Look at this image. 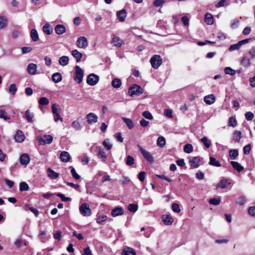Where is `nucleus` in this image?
Listing matches in <instances>:
<instances>
[{
  "instance_id": "nucleus-52",
  "label": "nucleus",
  "mask_w": 255,
  "mask_h": 255,
  "mask_svg": "<svg viewBox=\"0 0 255 255\" xmlns=\"http://www.w3.org/2000/svg\"><path fill=\"white\" fill-rule=\"evenodd\" d=\"M237 124V122L236 119L235 118L231 117L229 118V123H228V125L229 126L234 128V127H236Z\"/></svg>"
},
{
  "instance_id": "nucleus-11",
  "label": "nucleus",
  "mask_w": 255,
  "mask_h": 255,
  "mask_svg": "<svg viewBox=\"0 0 255 255\" xmlns=\"http://www.w3.org/2000/svg\"><path fill=\"white\" fill-rule=\"evenodd\" d=\"M30 158L27 153L21 154L19 158L20 163L22 165H27L30 162Z\"/></svg>"
},
{
  "instance_id": "nucleus-59",
  "label": "nucleus",
  "mask_w": 255,
  "mask_h": 255,
  "mask_svg": "<svg viewBox=\"0 0 255 255\" xmlns=\"http://www.w3.org/2000/svg\"><path fill=\"white\" fill-rule=\"evenodd\" d=\"M221 202V199L218 198H212L209 200V203L213 205H218Z\"/></svg>"
},
{
  "instance_id": "nucleus-3",
  "label": "nucleus",
  "mask_w": 255,
  "mask_h": 255,
  "mask_svg": "<svg viewBox=\"0 0 255 255\" xmlns=\"http://www.w3.org/2000/svg\"><path fill=\"white\" fill-rule=\"evenodd\" d=\"M139 150L140 151L141 154L144 158L150 163H152L154 161V157L150 154V153L142 148L140 145H137Z\"/></svg>"
},
{
  "instance_id": "nucleus-2",
  "label": "nucleus",
  "mask_w": 255,
  "mask_h": 255,
  "mask_svg": "<svg viewBox=\"0 0 255 255\" xmlns=\"http://www.w3.org/2000/svg\"><path fill=\"white\" fill-rule=\"evenodd\" d=\"M150 62L153 68L157 69L161 65L162 59L160 55H154L150 58Z\"/></svg>"
},
{
  "instance_id": "nucleus-16",
  "label": "nucleus",
  "mask_w": 255,
  "mask_h": 255,
  "mask_svg": "<svg viewBox=\"0 0 255 255\" xmlns=\"http://www.w3.org/2000/svg\"><path fill=\"white\" fill-rule=\"evenodd\" d=\"M55 33L58 35H61L64 33L66 31V27L63 24H57L54 28Z\"/></svg>"
},
{
  "instance_id": "nucleus-55",
  "label": "nucleus",
  "mask_w": 255,
  "mask_h": 255,
  "mask_svg": "<svg viewBox=\"0 0 255 255\" xmlns=\"http://www.w3.org/2000/svg\"><path fill=\"white\" fill-rule=\"evenodd\" d=\"M245 202H246L245 198L243 196H241L237 199L236 203V204L242 206V205H243L245 203Z\"/></svg>"
},
{
  "instance_id": "nucleus-63",
  "label": "nucleus",
  "mask_w": 255,
  "mask_h": 255,
  "mask_svg": "<svg viewBox=\"0 0 255 255\" xmlns=\"http://www.w3.org/2000/svg\"><path fill=\"white\" fill-rule=\"evenodd\" d=\"M249 214L253 217H255V207H250L248 209Z\"/></svg>"
},
{
  "instance_id": "nucleus-37",
  "label": "nucleus",
  "mask_w": 255,
  "mask_h": 255,
  "mask_svg": "<svg viewBox=\"0 0 255 255\" xmlns=\"http://www.w3.org/2000/svg\"><path fill=\"white\" fill-rule=\"evenodd\" d=\"M209 164L216 166V167H220L221 166V164L219 160H216V158L210 157V161L209 162Z\"/></svg>"
},
{
  "instance_id": "nucleus-14",
  "label": "nucleus",
  "mask_w": 255,
  "mask_h": 255,
  "mask_svg": "<svg viewBox=\"0 0 255 255\" xmlns=\"http://www.w3.org/2000/svg\"><path fill=\"white\" fill-rule=\"evenodd\" d=\"M124 209L122 207H117L111 211V215L113 217H117L124 214Z\"/></svg>"
},
{
  "instance_id": "nucleus-4",
  "label": "nucleus",
  "mask_w": 255,
  "mask_h": 255,
  "mask_svg": "<svg viewBox=\"0 0 255 255\" xmlns=\"http://www.w3.org/2000/svg\"><path fill=\"white\" fill-rule=\"evenodd\" d=\"M53 140V137L49 134L37 137V140L40 145L49 144L52 143Z\"/></svg>"
},
{
  "instance_id": "nucleus-62",
  "label": "nucleus",
  "mask_w": 255,
  "mask_h": 255,
  "mask_svg": "<svg viewBox=\"0 0 255 255\" xmlns=\"http://www.w3.org/2000/svg\"><path fill=\"white\" fill-rule=\"evenodd\" d=\"M239 24V21L237 19H233L231 22V27L234 29L236 28Z\"/></svg>"
},
{
  "instance_id": "nucleus-43",
  "label": "nucleus",
  "mask_w": 255,
  "mask_h": 255,
  "mask_svg": "<svg viewBox=\"0 0 255 255\" xmlns=\"http://www.w3.org/2000/svg\"><path fill=\"white\" fill-rule=\"evenodd\" d=\"M72 127L74 128L76 130H80L82 128V126L81 123L78 120L74 121L72 123Z\"/></svg>"
},
{
  "instance_id": "nucleus-42",
  "label": "nucleus",
  "mask_w": 255,
  "mask_h": 255,
  "mask_svg": "<svg viewBox=\"0 0 255 255\" xmlns=\"http://www.w3.org/2000/svg\"><path fill=\"white\" fill-rule=\"evenodd\" d=\"M0 118L3 119L4 121L10 119V116L3 109L0 110Z\"/></svg>"
},
{
  "instance_id": "nucleus-39",
  "label": "nucleus",
  "mask_w": 255,
  "mask_h": 255,
  "mask_svg": "<svg viewBox=\"0 0 255 255\" xmlns=\"http://www.w3.org/2000/svg\"><path fill=\"white\" fill-rule=\"evenodd\" d=\"M7 25V19L5 16H0V29L6 27Z\"/></svg>"
},
{
  "instance_id": "nucleus-56",
  "label": "nucleus",
  "mask_w": 255,
  "mask_h": 255,
  "mask_svg": "<svg viewBox=\"0 0 255 255\" xmlns=\"http://www.w3.org/2000/svg\"><path fill=\"white\" fill-rule=\"evenodd\" d=\"M142 115L145 118L148 120H152L153 117L152 116L151 114L147 111H144L142 113Z\"/></svg>"
},
{
  "instance_id": "nucleus-40",
  "label": "nucleus",
  "mask_w": 255,
  "mask_h": 255,
  "mask_svg": "<svg viewBox=\"0 0 255 255\" xmlns=\"http://www.w3.org/2000/svg\"><path fill=\"white\" fill-rule=\"evenodd\" d=\"M201 141L207 148H209L211 144V141L206 136L202 137L201 139Z\"/></svg>"
},
{
  "instance_id": "nucleus-46",
  "label": "nucleus",
  "mask_w": 255,
  "mask_h": 255,
  "mask_svg": "<svg viewBox=\"0 0 255 255\" xmlns=\"http://www.w3.org/2000/svg\"><path fill=\"white\" fill-rule=\"evenodd\" d=\"M29 186L25 182H21L19 184V190L21 191H28L29 190Z\"/></svg>"
},
{
  "instance_id": "nucleus-53",
  "label": "nucleus",
  "mask_w": 255,
  "mask_h": 255,
  "mask_svg": "<svg viewBox=\"0 0 255 255\" xmlns=\"http://www.w3.org/2000/svg\"><path fill=\"white\" fill-rule=\"evenodd\" d=\"M128 209L130 212L134 213L137 210L138 206L136 204H130L128 206Z\"/></svg>"
},
{
  "instance_id": "nucleus-51",
  "label": "nucleus",
  "mask_w": 255,
  "mask_h": 255,
  "mask_svg": "<svg viewBox=\"0 0 255 255\" xmlns=\"http://www.w3.org/2000/svg\"><path fill=\"white\" fill-rule=\"evenodd\" d=\"M49 100L44 97H41L40 98L38 101V103L40 105H47L49 104Z\"/></svg>"
},
{
  "instance_id": "nucleus-27",
  "label": "nucleus",
  "mask_w": 255,
  "mask_h": 255,
  "mask_svg": "<svg viewBox=\"0 0 255 255\" xmlns=\"http://www.w3.org/2000/svg\"><path fill=\"white\" fill-rule=\"evenodd\" d=\"M205 21L208 25H211L214 22V19L212 15L210 13H207L205 15Z\"/></svg>"
},
{
  "instance_id": "nucleus-28",
  "label": "nucleus",
  "mask_w": 255,
  "mask_h": 255,
  "mask_svg": "<svg viewBox=\"0 0 255 255\" xmlns=\"http://www.w3.org/2000/svg\"><path fill=\"white\" fill-rule=\"evenodd\" d=\"M43 30L47 35L52 34L53 32V28L51 25L49 23H46L43 26Z\"/></svg>"
},
{
  "instance_id": "nucleus-26",
  "label": "nucleus",
  "mask_w": 255,
  "mask_h": 255,
  "mask_svg": "<svg viewBox=\"0 0 255 255\" xmlns=\"http://www.w3.org/2000/svg\"><path fill=\"white\" fill-rule=\"evenodd\" d=\"M72 55L76 59L77 62H79L81 61L83 55L82 54L78 51L77 49L72 50Z\"/></svg>"
},
{
  "instance_id": "nucleus-22",
  "label": "nucleus",
  "mask_w": 255,
  "mask_h": 255,
  "mask_svg": "<svg viewBox=\"0 0 255 255\" xmlns=\"http://www.w3.org/2000/svg\"><path fill=\"white\" fill-rule=\"evenodd\" d=\"M117 15L119 20L121 22H123L125 20V18L127 16V12L125 9H122L118 11Z\"/></svg>"
},
{
  "instance_id": "nucleus-44",
  "label": "nucleus",
  "mask_w": 255,
  "mask_h": 255,
  "mask_svg": "<svg viewBox=\"0 0 255 255\" xmlns=\"http://www.w3.org/2000/svg\"><path fill=\"white\" fill-rule=\"evenodd\" d=\"M52 111L54 115L60 114V108L57 104H53L52 105Z\"/></svg>"
},
{
  "instance_id": "nucleus-25",
  "label": "nucleus",
  "mask_w": 255,
  "mask_h": 255,
  "mask_svg": "<svg viewBox=\"0 0 255 255\" xmlns=\"http://www.w3.org/2000/svg\"><path fill=\"white\" fill-rule=\"evenodd\" d=\"M52 81L56 83L61 82L62 80V76L59 72L54 73L52 76Z\"/></svg>"
},
{
  "instance_id": "nucleus-21",
  "label": "nucleus",
  "mask_w": 255,
  "mask_h": 255,
  "mask_svg": "<svg viewBox=\"0 0 255 255\" xmlns=\"http://www.w3.org/2000/svg\"><path fill=\"white\" fill-rule=\"evenodd\" d=\"M162 222L165 225H171L173 222V218L168 215H164L162 217Z\"/></svg>"
},
{
  "instance_id": "nucleus-18",
  "label": "nucleus",
  "mask_w": 255,
  "mask_h": 255,
  "mask_svg": "<svg viewBox=\"0 0 255 255\" xmlns=\"http://www.w3.org/2000/svg\"><path fill=\"white\" fill-rule=\"evenodd\" d=\"M37 65L34 63H30L28 65L27 68V72L32 75H35L36 73Z\"/></svg>"
},
{
  "instance_id": "nucleus-20",
  "label": "nucleus",
  "mask_w": 255,
  "mask_h": 255,
  "mask_svg": "<svg viewBox=\"0 0 255 255\" xmlns=\"http://www.w3.org/2000/svg\"><path fill=\"white\" fill-rule=\"evenodd\" d=\"M60 158L62 161L64 162H67L71 159V156L68 152L63 151L61 152Z\"/></svg>"
},
{
  "instance_id": "nucleus-36",
  "label": "nucleus",
  "mask_w": 255,
  "mask_h": 255,
  "mask_svg": "<svg viewBox=\"0 0 255 255\" xmlns=\"http://www.w3.org/2000/svg\"><path fill=\"white\" fill-rule=\"evenodd\" d=\"M112 43L116 46L120 47L123 43V41L119 37L115 36L113 38Z\"/></svg>"
},
{
  "instance_id": "nucleus-61",
  "label": "nucleus",
  "mask_w": 255,
  "mask_h": 255,
  "mask_svg": "<svg viewBox=\"0 0 255 255\" xmlns=\"http://www.w3.org/2000/svg\"><path fill=\"white\" fill-rule=\"evenodd\" d=\"M251 145L250 144H248L245 146L243 148L244 153L245 154L248 155L251 149Z\"/></svg>"
},
{
  "instance_id": "nucleus-54",
  "label": "nucleus",
  "mask_w": 255,
  "mask_h": 255,
  "mask_svg": "<svg viewBox=\"0 0 255 255\" xmlns=\"http://www.w3.org/2000/svg\"><path fill=\"white\" fill-rule=\"evenodd\" d=\"M227 0H220L216 4V7L219 8L224 6L228 5Z\"/></svg>"
},
{
  "instance_id": "nucleus-31",
  "label": "nucleus",
  "mask_w": 255,
  "mask_h": 255,
  "mask_svg": "<svg viewBox=\"0 0 255 255\" xmlns=\"http://www.w3.org/2000/svg\"><path fill=\"white\" fill-rule=\"evenodd\" d=\"M241 64L245 67H249L251 66L250 59L246 56L243 57L241 61Z\"/></svg>"
},
{
  "instance_id": "nucleus-1",
  "label": "nucleus",
  "mask_w": 255,
  "mask_h": 255,
  "mask_svg": "<svg viewBox=\"0 0 255 255\" xmlns=\"http://www.w3.org/2000/svg\"><path fill=\"white\" fill-rule=\"evenodd\" d=\"M143 93L142 88L137 84L131 85L128 89V94L131 97L139 96Z\"/></svg>"
},
{
  "instance_id": "nucleus-15",
  "label": "nucleus",
  "mask_w": 255,
  "mask_h": 255,
  "mask_svg": "<svg viewBox=\"0 0 255 255\" xmlns=\"http://www.w3.org/2000/svg\"><path fill=\"white\" fill-rule=\"evenodd\" d=\"M25 138V136L22 131L18 130L14 135V139L17 142H22Z\"/></svg>"
},
{
  "instance_id": "nucleus-58",
  "label": "nucleus",
  "mask_w": 255,
  "mask_h": 255,
  "mask_svg": "<svg viewBox=\"0 0 255 255\" xmlns=\"http://www.w3.org/2000/svg\"><path fill=\"white\" fill-rule=\"evenodd\" d=\"M17 91L16 85L14 84H12L9 86V92L13 95H14Z\"/></svg>"
},
{
  "instance_id": "nucleus-41",
  "label": "nucleus",
  "mask_w": 255,
  "mask_h": 255,
  "mask_svg": "<svg viewBox=\"0 0 255 255\" xmlns=\"http://www.w3.org/2000/svg\"><path fill=\"white\" fill-rule=\"evenodd\" d=\"M238 155L239 152L237 149H231L229 151V156L232 160L235 159Z\"/></svg>"
},
{
  "instance_id": "nucleus-5",
  "label": "nucleus",
  "mask_w": 255,
  "mask_h": 255,
  "mask_svg": "<svg viewBox=\"0 0 255 255\" xmlns=\"http://www.w3.org/2000/svg\"><path fill=\"white\" fill-rule=\"evenodd\" d=\"M84 76L83 70L79 66H75V75L74 79L78 83L82 82Z\"/></svg>"
},
{
  "instance_id": "nucleus-23",
  "label": "nucleus",
  "mask_w": 255,
  "mask_h": 255,
  "mask_svg": "<svg viewBox=\"0 0 255 255\" xmlns=\"http://www.w3.org/2000/svg\"><path fill=\"white\" fill-rule=\"evenodd\" d=\"M47 173L48 176L52 179H56L59 177V173L55 172L50 168L47 169Z\"/></svg>"
},
{
  "instance_id": "nucleus-24",
  "label": "nucleus",
  "mask_w": 255,
  "mask_h": 255,
  "mask_svg": "<svg viewBox=\"0 0 255 255\" xmlns=\"http://www.w3.org/2000/svg\"><path fill=\"white\" fill-rule=\"evenodd\" d=\"M122 255H136L135 251L129 247H126L123 252Z\"/></svg>"
},
{
  "instance_id": "nucleus-30",
  "label": "nucleus",
  "mask_w": 255,
  "mask_h": 255,
  "mask_svg": "<svg viewBox=\"0 0 255 255\" xmlns=\"http://www.w3.org/2000/svg\"><path fill=\"white\" fill-rule=\"evenodd\" d=\"M69 57L67 56H63L59 58V63L62 66L67 65L69 63Z\"/></svg>"
},
{
  "instance_id": "nucleus-13",
  "label": "nucleus",
  "mask_w": 255,
  "mask_h": 255,
  "mask_svg": "<svg viewBox=\"0 0 255 255\" xmlns=\"http://www.w3.org/2000/svg\"><path fill=\"white\" fill-rule=\"evenodd\" d=\"M242 138V132L239 130H235L232 134V139L235 142L239 143Z\"/></svg>"
},
{
  "instance_id": "nucleus-8",
  "label": "nucleus",
  "mask_w": 255,
  "mask_h": 255,
  "mask_svg": "<svg viewBox=\"0 0 255 255\" xmlns=\"http://www.w3.org/2000/svg\"><path fill=\"white\" fill-rule=\"evenodd\" d=\"M99 80V77L95 74H89L87 78V83L91 85H95Z\"/></svg>"
},
{
  "instance_id": "nucleus-34",
  "label": "nucleus",
  "mask_w": 255,
  "mask_h": 255,
  "mask_svg": "<svg viewBox=\"0 0 255 255\" xmlns=\"http://www.w3.org/2000/svg\"><path fill=\"white\" fill-rule=\"evenodd\" d=\"M112 85L115 88H119L122 85V81L119 78H114L112 81Z\"/></svg>"
},
{
  "instance_id": "nucleus-6",
  "label": "nucleus",
  "mask_w": 255,
  "mask_h": 255,
  "mask_svg": "<svg viewBox=\"0 0 255 255\" xmlns=\"http://www.w3.org/2000/svg\"><path fill=\"white\" fill-rule=\"evenodd\" d=\"M79 211L83 216H90L92 214V211L89 207V205L86 203L81 205L79 208Z\"/></svg>"
},
{
  "instance_id": "nucleus-7",
  "label": "nucleus",
  "mask_w": 255,
  "mask_h": 255,
  "mask_svg": "<svg viewBox=\"0 0 255 255\" xmlns=\"http://www.w3.org/2000/svg\"><path fill=\"white\" fill-rule=\"evenodd\" d=\"M76 45L79 48H86L88 45L87 39L84 36L79 37L77 39Z\"/></svg>"
},
{
  "instance_id": "nucleus-60",
  "label": "nucleus",
  "mask_w": 255,
  "mask_h": 255,
  "mask_svg": "<svg viewBox=\"0 0 255 255\" xmlns=\"http://www.w3.org/2000/svg\"><path fill=\"white\" fill-rule=\"evenodd\" d=\"M172 209L176 213H179L181 211L180 206L177 203H173L172 206Z\"/></svg>"
},
{
  "instance_id": "nucleus-33",
  "label": "nucleus",
  "mask_w": 255,
  "mask_h": 255,
  "mask_svg": "<svg viewBox=\"0 0 255 255\" xmlns=\"http://www.w3.org/2000/svg\"><path fill=\"white\" fill-rule=\"evenodd\" d=\"M25 117L28 122L32 123L34 114L31 113L29 110H27L25 113Z\"/></svg>"
},
{
  "instance_id": "nucleus-47",
  "label": "nucleus",
  "mask_w": 255,
  "mask_h": 255,
  "mask_svg": "<svg viewBox=\"0 0 255 255\" xmlns=\"http://www.w3.org/2000/svg\"><path fill=\"white\" fill-rule=\"evenodd\" d=\"M224 72L227 75L233 76L236 73V71L230 67H227L224 69Z\"/></svg>"
},
{
  "instance_id": "nucleus-29",
  "label": "nucleus",
  "mask_w": 255,
  "mask_h": 255,
  "mask_svg": "<svg viewBox=\"0 0 255 255\" xmlns=\"http://www.w3.org/2000/svg\"><path fill=\"white\" fill-rule=\"evenodd\" d=\"M231 164L232 165L233 168L238 172H241L244 169V167L237 161H232Z\"/></svg>"
},
{
  "instance_id": "nucleus-19",
  "label": "nucleus",
  "mask_w": 255,
  "mask_h": 255,
  "mask_svg": "<svg viewBox=\"0 0 255 255\" xmlns=\"http://www.w3.org/2000/svg\"><path fill=\"white\" fill-rule=\"evenodd\" d=\"M216 100L215 96L213 94L206 96L204 98L205 103L207 105H211L213 104Z\"/></svg>"
},
{
  "instance_id": "nucleus-35",
  "label": "nucleus",
  "mask_w": 255,
  "mask_h": 255,
  "mask_svg": "<svg viewBox=\"0 0 255 255\" xmlns=\"http://www.w3.org/2000/svg\"><path fill=\"white\" fill-rule=\"evenodd\" d=\"M30 37L32 40L36 42L38 40L39 37L37 30L35 29H32L30 32Z\"/></svg>"
},
{
  "instance_id": "nucleus-17",
  "label": "nucleus",
  "mask_w": 255,
  "mask_h": 255,
  "mask_svg": "<svg viewBox=\"0 0 255 255\" xmlns=\"http://www.w3.org/2000/svg\"><path fill=\"white\" fill-rule=\"evenodd\" d=\"M200 159L199 157H194L189 161V163L193 168H198L200 166Z\"/></svg>"
},
{
  "instance_id": "nucleus-32",
  "label": "nucleus",
  "mask_w": 255,
  "mask_h": 255,
  "mask_svg": "<svg viewBox=\"0 0 255 255\" xmlns=\"http://www.w3.org/2000/svg\"><path fill=\"white\" fill-rule=\"evenodd\" d=\"M122 119L129 129L133 128L134 125L131 120L125 117H123Z\"/></svg>"
},
{
  "instance_id": "nucleus-48",
  "label": "nucleus",
  "mask_w": 255,
  "mask_h": 255,
  "mask_svg": "<svg viewBox=\"0 0 255 255\" xmlns=\"http://www.w3.org/2000/svg\"><path fill=\"white\" fill-rule=\"evenodd\" d=\"M134 159L133 157L132 156L128 155L127 157L126 160V165L128 166H131L134 164Z\"/></svg>"
},
{
  "instance_id": "nucleus-57",
  "label": "nucleus",
  "mask_w": 255,
  "mask_h": 255,
  "mask_svg": "<svg viewBox=\"0 0 255 255\" xmlns=\"http://www.w3.org/2000/svg\"><path fill=\"white\" fill-rule=\"evenodd\" d=\"M165 2V0H155L153 1V5L155 7L161 6Z\"/></svg>"
},
{
  "instance_id": "nucleus-45",
  "label": "nucleus",
  "mask_w": 255,
  "mask_h": 255,
  "mask_svg": "<svg viewBox=\"0 0 255 255\" xmlns=\"http://www.w3.org/2000/svg\"><path fill=\"white\" fill-rule=\"evenodd\" d=\"M103 144L104 147L108 150H110L113 146V144L111 143L110 139L108 138L104 140Z\"/></svg>"
},
{
  "instance_id": "nucleus-50",
  "label": "nucleus",
  "mask_w": 255,
  "mask_h": 255,
  "mask_svg": "<svg viewBox=\"0 0 255 255\" xmlns=\"http://www.w3.org/2000/svg\"><path fill=\"white\" fill-rule=\"evenodd\" d=\"M241 45L239 41L238 43L236 44L231 45L229 48V50L230 51H233L236 50H239L241 48Z\"/></svg>"
},
{
  "instance_id": "nucleus-9",
  "label": "nucleus",
  "mask_w": 255,
  "mask_h": 255,
  "mask_svg": "<svg viewBox=\"0 0 255 255\" xmlns=\"http://www.w3.org/2000/svg\"><path fill=\"white\" fill-rule=\"evenodd\" d=\"M231 184V182L229 180V179L226 178H222L219 182L216 185V188H222L224 189L226 188L228 185H229Z\"/></svg>"
},
{
  "instance_id": "nucleus-64",
  "label": "nucleus",
  "mask_w": 255,
  "mask_h": 255,
  "mask_svg": "<svg viewBox=\"0 0 255 255\" xmlns=\"http://www.w3.org/2000/svg\"><path fill=\"white\" fill-rule=\"evenodd\" d=\"M249 54L252 58H255V47H252L249 50Z\"/></svg>"
},
{
  "instance_id": "nucleus-12",
  "label": "nucleus",
  "mask_w": 255,
  "mask_h": 255,
  "mask_svg": "<svg viewBox=\"0 0 255 255\" xmlns=\"http://www.w3.org/2000/svg\"><path fill=\"white\" fill-rule=\"evenodd\" d=\"M96 150L98 152V157L101 159L102 161L105 162L107 160V157L104 149L100 146H97L96 147Z\"/></svg>"
},
{
  "instance_id": "nucleus-49",
  "label": "nucleus",
  "mask_w": 255,
  "mask_h": 255,
  "mask_svg": "<svg viewBox=\"0 0 255 255\" xmlns=\"http://www.w3.org/2000/svg\"><path fill=\"white\" fill-rule=\"evenodd\" d=\"M184 151L187 153H190L193 151V146L191 144H186L184 146Z\"/></svg>"
},
{
  "instance_id": "nucleus-38",
  "label": "nucleus",
  "mask_w": 255,
  "mask_h": 255,
  "mask_svg": "<svg viewBox=\"0 0 255 255\" xmlns=\"http://www.w3.org/2000/svg\"><path fill=\"white\" fill-rule=\"evenodd\" d=\"M166 143V140L163 136H160L157 140V145L160 147H163Z\"/></svg>"
},
{
  "instance_id": "nucleus-10",
  "label": "nucleus",
  "mask_w": 255,
  "mask_h": 255,
  "mask_svg": "<svg viewBox=\"0 0 255 255\" xmlns=\"http://www.w3.org/2000/svg\"><path fill=\"white\" fill-rule=\"evenodd\" d=\"M86 118L89 124H95L98 122V117L93 113H90L87 114Z\"/></svg>"
}]
</instances>
